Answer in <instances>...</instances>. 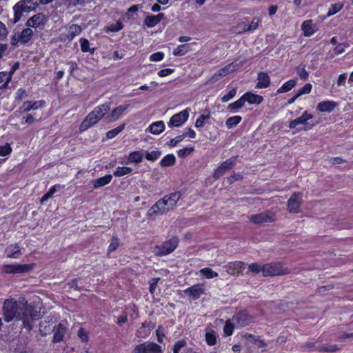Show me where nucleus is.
Wrapping results in <instances>:
<instances>
[{"label":"nucleus","mask_w":353,"mask_h":353,"mask_svg":"<svg viewBox=\"0 0 353 353\" xmlns=\"http://www.w3.org/2000/svg\"><path fill=\"white\" fill-rule=\"evenodd\" d=\"M110 103H105L96 106L81 121L79 131L82 133L95 125L110 111Z\"/></svg>","instance_id":"obj_1"},{"label":"nucleus","mask_w":353,"mask_h":353,"mask_svg":"<svg viewBox=\"0 0 353 353\" xmlns=\"http://www.w3.org/2000/svg\"><path fill=\"white\" fill-rule=\"evenodd\" d=\"M39 314L32 305H28L26 301L22 305L21 314L17 320H21L23 322V325L28 330H31L33 327V323L35 320L39 319Z\"/></svg>","instance_id":"obj_2"},{"label":"nucleus","mask_w":353,"mask_h":353,"mask_svg":"<svg viewBox=\"0 0 353 353\" xmlns=\"http://www.w3.org/2000/svg\"><path fill=\"white\" fill-rule=\"evenodd\" d=\"M22 305L14 299H6L3 307V315L6 322L9 323L14 319H18L21 314Z\"/></svg>","instance_id":"obj_3"},{"label":"nucleus","mask_w":353,"mask_h":353,"mask_svg":"<svg viewBox=\"0 0 353 353\" xmlns=\"http://www.w3.org/2000/svg\"><path fill=\"white\" fill-rule=\"evenodd\" d=\"M321 336L315 342H306L301 345L302 351H317L319 352H335L341 349L339 345L334 344L330 346L319 345L318 343L322 341Z\"/></svg>","instance_id":"obj_4"},{"label":"nucleus","mask_w":353,"mask_h":353,"mask_svg":"<svg viewBox=\"0 0 353 353\" xmlns=\"http://www.w3.org/2000/svg\"><path fill=\"white\" fill-rule=\"evenodd\" d=\"M178 236H174L160 245L154 246V252L157 256H163L172 253L179 245Z\"/></svg>","instance_id":"obj_5"},{"label":"nucleus","mask_w":353,"mask_h":353,"mask_svg":"<svg viewBox=\"0 0 353 353\" xmlns=\"http://www.w3.org/2000/svg\"><path fill=\"white\" fill-rule=\"evenodd\" d=\"M289 272L288 268H285L280 262L263 264L264 276L285 275Z\"/></svg>","instance_id":"obj_6"},{"label":"nucleus","mask_w":353,"mask_h":353,"mask_svg":"<svg viewBox=\"0 0 353 353\" xmlns=\"http://www.w3.org/2000/svg\"><path fill=\"white\" fill-rule=\"evenodd\" d=\"M237 156L232 157L231 158L223 161L216 169L214 170L213 177L215 179H219L229 170L232 169L236 162Z\"/></svg>","instance_id":"obj_7"},{"label":"nucleus","mask_w":353,"mask_h":353,"mask_svg":"<svg viewBox=\"0 0 353 353\" xmlns=\"http://www.w3.org/2000/svg\"><path fill=\"white\" fill-rule=\"evenodd\" d=\"M190 301L199 299L201 295L205 294L204 284L202 283L193 285L183 290Z\"/></svg>","instance_id":"obj_8"},{"label":"nucleus","mask_w":353,"mask_h":353,"mask_svg":"<svg viewBox=\"0 0 353 353\" xmlns=\"http://www.w3.org/2000/svg\"><path fill=\"white\" fill-rule=\"evenodd\" d=\"M232 320L241 327L249 325L254 321V317L250 314L248 310H240L232 316Z\"/></svg>","instance_id":"obj_9"},{"label":"nucleus","mask_w":353,"mask_h":353,"mask_svg":"<svg viewBox=\"0 0 353 353\" xmlns=\"http://www.w3.org/2000/svg\"><path fill=\"white\" fill-rule=\"evenodd\" d=\"M249 219L255 224L272 223L275 220V214L270 210H266L263 212L252 214L249 216Z\"/></svg>","instance_id":"obj_10"},{"label":"nucleus","mask_w":353,"mask_h":353,"mask_svg":"<svg viewBox=\"0 0 353 353\" xmlns=\"http://www.w3.org/2000/svg\"><path fill=\"white\" fill-rule=\"evenodd\" d=\"M313 115L310 113H308L307 111H305L300 117L296 118L294 120L290 121L289 128L290 129L296 128V127L299 124L304 125L303 130L307 131L310 130L313 125H309L307 121L312 119Z\"/></svg>","instance_id":"obj_11"},{"label":"nucleus","mask_w":353,"mask_h":353,"mask_svg":"<svg viewBox=\"0 0 353 353\" xmlns=\"http://www.w3.org/2000/svg\"><path fill=\"white\" fill-rule=\"evenodd\" d=\"M190 108H186L180 112L174 114L170 119L168 125L170 128L179 127L185 122H186L189 118Z\"/></svg>","instance_id":"obj_12"},{"label":"nucleus","mask_w":353,"mask_h":353,"mask_svg":"<svg viewBox=\"0 0 353 353\" xmlns=\"http://www.w3.org/2000/svg\"><path fill=\"white\" fill-rule=\"evenodd\" d=\"M14 10V20L13 23L18 22L24 13H29L30 11L34 10L33 6H30L27 3H23L22 0L17 3L13 7Z\"/></svg>","instance_id":"obj_13"},{"label":"nucleus","mask_w":353,"mask_h":353,"mask_svg":"<svg viewBox=\"0 0 353 353\" xmlns=\"http://www.w3.org/2000/svg\"><path fill=\"white\" fill-rule=\"evenodd\" d=\"M32 269L31 264H7L3 267V272L6 274L29 272Z\"/></svg>","instance_id":"obj_14"},{"label":"nucleus","mask_w":353,"mask_h":353,"mask_svg":"<svg viewBox=\"0 0 353 353\" xmlns=\"http://www.w3.org/2000/svg\"><path fill=\"white\" fill-rule=\"evenodd\" d=\"M302 201V193L294 192L288 201V210L291 213H299Z\"/></svg>","instance_id":"obj_15"},{"label":"nucleus","mask_w":353,"mask_h":353,"mask_svg":"<svg viewBox=\"0 0 353 353\" xmlns=\"http://www.w3.org/2000/svg\"><path fill=\"white\" fill-rule=\"evenodd\" d=\"M170 210L168 205L163 198L157 201L148 210V214L150 216L163 214L167 213Z\"/></svg>","instance_id":"obj_16"},{"label":"nucleus","mask_w":353,"mask_h":353,"mask_svg":"<svg viewBox=\"0 0 353 353\" xmlns=\"http://www.w3.org/2000/svg\"><path fill=\"white\" fill-rule=\"evenodd\" d=\"M135 353H161V346L156 343H141L135 347Z\"/></svg>","instance_id":"obj_17"},{"label":"nucleus","mask_w":353,"mask_h":353,"mask_svg":"<svg viewBox=\"0 0 353 353\" xmlns=\"http://www.w3.org/2000/svg\"><path fill=\"white\" fill-rule=\"evenodd\" d=\"M156 327L155 323L152 321H145L142 323L141 327L136 332V336L138 338H146L150 334V332Z\"/></svg>","instance_id":"obj_18"},{"label":"nucleus","mask_w":353,"mask_h":353,"mask_svg":"<svg viewBox=\"0 0 353 353\" xmlns=\"http://www.w3.org/2000/svg\"><path fill=\"white\" fill-rule=\"evenodd\" d=\"M228 272L231 275H239L243 273L245 268V263L242 261H236L230 262L227 265Z\"/></svg>","instance_id":"obj_19"},{"label":"nucleus","mask_w":353,"mask_h":353,"mask_svg":"<svg viewBox=\"0 0 353 353\" xmlns=\"http://www.w3.org/2000/svg\"><path fill=\"white\" fill-rule=\"evenodd\" d=\"M339 106V103L334 101H323L317 104L316 110L319 112L330 113Z\"/></svg>","instance_id":"obj_20"},{"label":"nucleus","mask_w":353,"mask_h":353,"mask_svg":"<svg viewBox=\"0 0 353 353\" xmlns=\"http://www.w3.org/2000/svg\"><path fill=\"white\" fill-rule=\"evenodd\" d=\"M46 19V16L43 13H38L28 20L26 26L34 28H39L44 25Z\"/></svg>","instance_id":"obj_21"},{"label":"nucleus","mask_w":353,"mask_h":353,"mask_svg":"<svg viewBox=\"0 0 353 353\" xmlns=\"http://www.w3.org/2000/svg\"><path fill=\"white\" fill-rule=\"evenodd\" d=\"M257 81L256 85L257 89L267 88L271 83L270 77L265 72H260L257 74Z\"/></svg>","instance_id":"obj_22"},{"label":"nucleus","mask_w":353,"mask_h":353,"mask_svg":"<svg viewBox=\"0 0 353 353\" xmlns=\"http://www.w3.org/2000/svg\"><path fill=\"white\" fill-rule=\"evenodd\" d=\"M245 102L252 105H259L263 101V97L261 95L252 93V92H246L243 94Z\"/></svg>","instance_id":"obj_23"},{"label":"nucleus","mask_w":353,"mask_h":353,"mask_svg":"<svg viewBox=\"0 0 353 353\" xmlns=\"http://www.w3.org/2000/svg\"><path fill=\"white\" fill-rule=\"evenodd\" d=\"M181 197V193L179 191H176L169 194L165 195L163 199L166 201L167 205L170 207V209H173L176 203Z\"/></svg>","instance_id":"obj_24"},{"label":"nucleus","mask_w":353,"mask_h":353,"mask_svg":"<svg viewBox=\"0 0 353 353\" xmlns=\"http://www.w3.org/2000/svg\"><path fill=\"white\" fill-rule=\"evenodd\" d=\"M66 329L61 323L55 325L53 329V342L59 343L63 341Z\"/></svg>","instance_id":"obj_25"},{"label":"nucleus","mask_w":353,"mask_h":353,"mask_svg":"<svg viewBox=\"0 0 353 353\" xmlns=\"http://www.w3.org/2000/svg\"><path fill=\"white\" fill-rule=\"evenodd\" d=\"M5 253L8 258L17 259L21 254V248L17 243L12 244L5 250Z\"/></svg>","instance_id":"obj_26"},{"label":"nucleus","mask_w":353,"mask_h":353,"mask_svg":"<svg viewBox=\"0 0 353 353\" xmlns=\"http://www.w3.org/2000/svg\"><path fill=\"white\" fill-rule=\"evenodd\" d=\"M148 130L152 134L158 135L165 130L164 122L163 121L153 122L149 125Z\"/></svg>","instance_id":"obj_27"},{"label":"nucleus","mask_w":353,"mask_h":353,"mask_svg":"<svg viewBox=\"0 0 353 353\" xmlns=\"http://www.w3.org/2000/svg\"><path fill=\"white\" fill-rule=\"evenodd\" d=\"M128 106V105H121L114 108L110 114V120L114 121L119 119Z\"/></svg>","instance_id":"obj_28"},{"label":"nucleus","mask_w":353,"mask_h":353,"mask_svg":"<svg viewBox=\"0 0 353 353\" xmlns=\"http://www.w3.org/2000/svg\"><path fill=\"white\" fill-rule=\"evenodd\" d=\"M112 176L111 174H105L102 177L92 181V184L94 188H99L100 187L108 185L112 181Z\"/></svg>","instance_id":"obj_29"},{"label":"nucleus","mask_w":353,"mask_h":353,"mask_svg":"<svg viewBox=\"0 0 353 353\" xmlns=\"http://www.w3.org/2000/svg\"><path fill=\"white\" fill-rule=\"evenodd\" d=\"M210 111L209 109H205L203 114H201L196 120L195 127L197 129L202 128L205 124V121L208 120L210 118Z\"/></svg>","instance_id":"obj_30"},{"label":"nucleus","mask_w":353,"mask_h":353,"mask_svg":"<svg viewBox=\"0 0 353 353\" xmlns=\"http://www.w3.org/2000/svg\"><path fill=\"white\" fill-rule=\"evenodd\" d=\"M297 83V79H292L285 81L278 90L277 93H285L290 91L293 88L295 87Z\"/></svg>","instance_id":"obj_31"},{"label":"nucleus","mask_w":353,"mask_h":353,"mask_svg":"<svg viewBox=\"0 0 353 353\" xmlns=\"http://www.w3.org/2000/svg\"><path fill=\"white\" fill-rule=\"evenodd\" d=\"M143 159V154L139 150L130 152L128 157V163H139L142 162Z\"/></svg>","instance_id":"obj_32"},{"label":"nucleus","mask_w":353,"mask_h":353,"mask_svg":"<svg viewBox=\"0 0 353 353\" xmlns=\"http://www.w3.org/2000/svg\"><path fill=\"white\" fill-rule=\"evenodd\" d=\"M81 32V28L79 25L74 24L71 26L65 34H63L65 37L68 41H70L75 36L79 34Z\"/></svg>","instance_id":"obj_33"},{"label":"nucleus","mask_w":353,"mask_h":353,"mask_svg":"<svg viewBox=\"0 0 353 353\" xmlns=\"http://www.w3.org/2000/svg\"><path fill=\"white\" fill-rule=\"evenodd\" d=\"M245 101L243 94L236 101L228 105V109L232 112H236L238 110L242 108L245 105Z\"/></svg>","instance_id":"obj_34"},{"label":"nucleus","mask_w":353,"mask_h":353,"mask_svg":"<svg viewBox=\"0 0 353 353\" xmlns=\"http://www.w3.org/2000/svg\"><path fill=\"white\" fill-rule=\"evenodd\" d=\"M301 28L303 31L304 35L306 37H310L314 32L312 20L305 21L302 23Z\"/></svg>","instance_id":"obj_35"},{"label":"nucleus","mask_w":353,"mask_h":353,"mask_svg":"<svg viewBox=\"0 0 353 353\" xmlns=\"http://www.w3.org/2000/svg\"><path fill=\"white\" fill-rule=\"evenodd\" d=\"M176 162V158L174 154H168L165 155L160 161L162 167H170L173 165Z\"/></svg>","instance_id":"obj_36"},{"label":"nucleus","mask_w":353,"mask_h":353,"mask_svg":"<svg viewBox=\"0 0 353 353\" xmlns=\"http://www.w3.org/2000/svg\"><path fill=\"white\" fill-rule=\"evenodd\" d=\"M206 343L210 346L215 345L217 343V336L216 332L211 330L209 332H206L205 334Z\"/></svg>","instance_id":"obj_37"},{"label":"nucleus","mask_w":353,"mask_h":353,"mask_svg":"<svg viewBox=\"0 0 353 353\" xmlns=\"http://www.w3.org/2000/svg\"><path fill=\"white\" fill-rule=\"evenodd\" d=\"M132 172V169L126 166H118L113 172V175L116 177H121L128 174Z\"/></svg>","instance_id":"obj_38"},{"label":"nucleus","mask_w":353,"mask_h":353,"mask_svg":"<svg viewBox=\"0 0 353 353\" xmlns=\"http://www.w3.org/2000/svg\"><path fill=\"white\" fill-rule=\"evenodd\" d=\"M32 35V30L30 28H26L21 32H19V39H21V43H26L31 38Z\"/></svg>","instance_id":"obj_39"},{"label":"nucleus","mask_w":353,"mask_h":353,"mask_svg":"<svg viewBox=\"0 0 353 353\" xmlns=\"http://www.w3.org/2000/svg\"><path fill=\"white\" fill-rule=\"evenodd\" d=\"M241 120H242V117L241 116H239V115L232 116V117H229L226 120L225 125L228 127V128H229V129L233 128L236 125H237L241 121Z\"/></svg>","instance_id":"obj_40"},{"label":"nucleus","mask_w":353,"mask_h":353,"mask_svg":"<svg viewBox=\"0 0 353 353\" xmlns=\"http://www.w3.org/2000/svg\"><path fill=\"white\" fill-rule=\"evenodd\" d=\"M125 126V124L122 123L121 125H119L118 127L108 131L106 133V137L109 139H112L116 137L121 131H123L124 130Z\"/></svg>","instance_id":"obj_41"},{"label":"nucleus","mask_w":353,"mask_h":353,"mask_svg":"<svg viewBox=\"0 0 353 353\" xmlns=\"http://www.w3.org/2000/svg\"><path fill=\"white\" fill-rule=\"evenodd\" d=\"M200 274L208 279H211L218 276V273L210 268H204L200 270Z\"/></svg>","instance_id":"obj_42"},{"label":"nucleus","mask_w":353,"mask_h":353,"mask_svg":"<svg viewBox=\"0 0 353 353\" xmlns=\"http://www.w3.org/2000/svg\"><path fill=\"white\" fill-rule=\"evenodd\" d=\"M57 188H59V185H54L50 188L49 190L43 195L41 198V203H43L45 201H47L49 199L52 198L53 194L57 192Z\"/></svg>","instance_id":"obj_43"},{"label":"nucleus","mask_w":353,"mask_h":353,"mask_svg":"<svg viewBox=\"0 0 353 353\" xmlns=\"http://www.w3.org/2000/svg\"><path fill=\"white\" fill-rule=\"evenodd\" d=\"M296 72L298 75L299 76L300 79L303 81H307L309 78V73L305 70V65H299L297 66Z\"/></svg>","instance_id":"obj_44"},{"label":"nucleus","mask_w":353,"mask_h":353,"mask_svg":"<svg viewBox=\"0 0 353 353\" xmlns=\"http://www.w3.org/2000/svg\"><path fill=\"white\" fill-rule=\"evenodd\" d=\"M190 50V46H178L177 48L174 49L173 54L176 57H181L185 55Z\"/></svg>","instance_id":"obj_45"},{"label":"nucleus","mask_w":353,"mask_h":353,"mask_svg":"<svg viewBox=\"0 0 353 353\" xmlns=\"http://www.w3.org/2000/svg\"><path fill=\"white\" fill-rule=\"evenodd\" d=\"M234 325L231 322L230 319L227 320L223 327V332L226 336H230L232 335L234 330Z\"/></svg>","instance_id":"obj_46"},{"label":"nucleus","mask_w":353,"mask_h":353,"mask_svg":"<svg viewBox=\"0 0 353 353\" xmlns=\"http://www.w3.org/2000/svg\"><path fill=\"white\" fill-rule=\"evenodd\" d=\"M194 151V147L190 146L180 149L177 151V154L179 158H185Z\"/></svg>","instance_id":"obj_47"},{"label":"nucleus","mask_w":353,"mask_h":353,"mask_svg":"<svg viewBox=\"0 0 353 353\" xmlns=\"http://www.w3.org/2000/svg\"><path fill=\"white\" fill-rule=\"evenodd\" d=\"M248 270L254 274L262 272L263 274V264L261 265L258 263H252L248 265Z\"/></svg>","instance_id":"obj_48"},{"label":"nucleus","mask_w":353,"mask_h":353,"mask_svg":"<svg viewBox=\"0 0 353 353\" xmlns=\"http://www.w3.org/2000/svg\"><path fill=\"white\" fill-rule=\"evenodd\" d=\"M343 7V4L341 3H336L331 5L327 13V17H330L339 12Z\"/></svg>","instance_id":"obj_49"},{"label":"nucleus","mask_w":353,"mask_h":353,"mask_svg":"<svg viewBox=\"0 0 353 353\" xmlns=\"http://www.w3.org/2000/svg\"><path fill=\"white\" fill-rule=\"evenodd\" d=\"M161 152L159 150H153L150 152H146L145 157L148 161H155L161 156Z\"/></svg>","instance_id":"obj_50"},{"label":"nucleus","mask_w":353,"mask_h":353,"mask_svg":"<svg viewBox=\"0 0 353 353\" xmlns=\"http://www.w3.org/2000/svg\"><path fill=\"white\" fill-rule=\"evenodd\" d=\"M158 23L154 15H147L144 19V24L148 28H152Z\"/></svg>","instance_id":"obj_51"},{"label":"nucleus","mask_w":353,"mask_h":353,"mask_svg":"<svg viewBox=\"0 0 353 353\" xmlns=\"http://www.w3.org/2000/svg\"><path fill=\"white\" fill-rule=\"evenodd\" d=\"M312 88V85L311 83H305L302 88H299L297 90L296 94H298L299 97H301V95L303 94H307L311 92Z\"/></svg>","instance_id":"obj_52"},{"label":"nucleus","mask_w":353,"mask_h":353,"mask_svg":"<svg viewBox=\"0 0 353 353\" xmlns=\"http://www.w3.org/2000/svg\"><path fill=\"white\" fill-rule=\"evenodd\" d=\"M123 27V25L121 21H117L116 23H112L110 24V26H108L107 28H106V31L107 32H118L119 30H121Z\"/></svg>","instance_id":"obj_53"},{"label":"nucleus","mask_w":353,"mask_h":353,"mask_svg":"<svg viewBox=\"0 0 353 353\" xmlns=\"http://www.w3.org/2000/svg\"><path fill=\"white\" fill-rule=\"evenodd\" d=\"M119 239L116 236H113L112 239L111 240V242L108 248V252H112L113 251H115L119 248Z\"/></svg>","instance_id":"obj_54"},{"label":"nucleus","mask_w":353,"mask_h":353,"mask_svg":"<svg viewBox=\"0 0 353 353\" xmlns=\"http://www.w3.org/2000/svg\"><path fill=\"white\" fill-rule=\"evenodd\" d=\"M187 345V342L184 339L177 341L172 348L173 353H179V351Z\"/></svg>","instance_id":"obj_55"},{"label":"nucleus","mask_w":353,"mask_h":353,"mask_svg":"<svg viewBox=\"0 0 353 353\" xmlns=\"http://www.w3.org/2000/svg\"><path fill=\"white\" fill-rule=\"evenodd\" d=\"M12 149L9 143L0 145V156L5 157L11 154Z\"/></svg>","instance_id":"obj_56"},{"label":"nucleus","mask_w":353,"mask_h":353,"mask_svg":"<svg viewBox=\"0 0 353 353\" xmlns=\"http://www.w3.org/2000/svg\"><path fill=\"white\" fill-rule=\"evenodd\" d=\"M260 21V19L259 17H254L251 21L250 23H248V24H245L248 27L246 28V30L248 31H254L256 29H257L259 26V23Z\"/></svg>","instance_id":"obj_57"},{"label":"nucleus","mask_w":353,"mask_h":353,"mask_svg":"<svg viewBox=\"0 0 353 353\" xmlns=\"http://www.w3.org/2000/svg\"><path fill=\"white\" fill-rule=\"evenodd\" d=\"M185 139V135H178L175 138L171 139L168 142H167V145L171 148L175 147L177 144L181 142Z\"/></svg>","instance_id":"obj_58"},{"label":"nucleus","mask_w":353,"mask_h":353,"mask_svg":"<svg viewBox=\"0 0 353 353\" xmlns=\"http://www.w3.org/2000/svg\"><path fill=\"white\" fill-rule=\"evenodd\" d=\"M28 96L27 92L23 88H19L15 93V100L17 101H21Z\"/></svg>","instance_id":"obj_59"},{"label":"nucleus","mask_w":353,"mask_h":353,"mask_svg":"<svg viewBox=\"0 0 353 353\" xmlns=\"http://www.w3.org/2000/svg\"><path fill=\"white\" fill-rule=\"evenodd\" d=\"M78 336L83 342H88L89 340L88 332L83 327L79 329Z\"/></svg>","instance_id":"obj_60"},{"label":"nucleus","mask_w":353,"mask_h":353,"mask_svg":"<svg viewBox=\"0 0 353 353\" xmlns=\"http://www.w3.org/2000/svg\"><path fill=\"white\" fill-rule=\"evenodd\" d=\"M138 11V6L137 5H133L130 8H128L126 16L128 19H135L134 15H137V12Z\"/></svg>","instance_id":"obj_61"},{"label":"nucleus","mask_w":353,"mask_h":353,"mask_svg":"<svg viewBox=\"0 0 353 353\" xmlns=\"http://www.w3.org/2000/svg\"><path fill=\"white\" fill-rule=\"evenodd\" d=\"M164 58V53L162 52H157L152 54L150 57V61H160Z\"/></svg>","instance_id":"obj_62"},{"label":"nucleus","mask_w":353,"mask_h":353,"mask_svg":"<svg viewBox=\"0 0 353 353\" xmlns=\"http://www.w3.org/2000/svg\"><path fill=\"white\" fill-rule=\"evenodd\" d=\"M236 93V88H232L226 94L223 95L221 98L223 102H227L232 99Z\"/></svg>","instance_id":"obj_63"},{"label":"nucleus","mask_w":353,"mask_h":353,"mask_svg":"<svg viewBox=\"0 0 353 353\" xmlns=\"http://www.w3.org/2000/svg\"><path fill=\"white\" fill-rule=\"evenodd\" d=\"M243 176L241 173H233L228 178V182L229 184H232L236 181H240L243 179Z\"/></svg>","instance_id":"obj_64"}]
</instances>
